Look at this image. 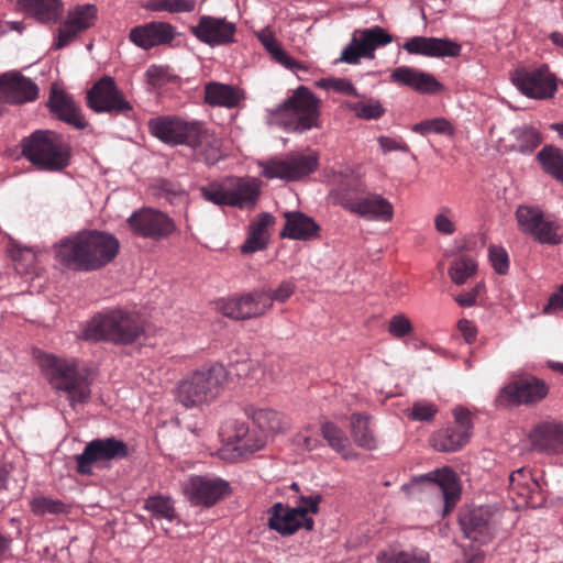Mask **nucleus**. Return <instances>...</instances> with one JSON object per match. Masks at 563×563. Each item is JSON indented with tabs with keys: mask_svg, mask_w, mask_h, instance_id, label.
<instances>
[{
	"mask_svg": "<svg viewBox=\"0 0 563 563\" xmlns=\"http://www.w3.org/2000/svg\"><path fill=\"white\" fill-rule=\"evenodd\" d=\"M530 442L534 451L547 454L563 453V423L541 422L530 432Z\"/></svg>",
	"mask_w": 563,
	"mask_h": 563,
	"instance_id": "obj_30",
	"label": "nucleus"
},
{
	"mask_svg": "<svg viewBox=\"0 0 563 563\" xmlns=\"http://www.w3.org/2000/svg\"><path fill=\"white\" fill-rule=\"evenodd\" d=\"M229 206L246 208L254 206L260 196V186L254 178H225Z\"/></svg>",
	"mask_w": 563,
	"mask_h": 563,
	"instance_id": "obj_31",
	"label": "nucleus"
},
{
	"mask_svg": "<svg viewBox=\"0 0 563 563\" xmlns=\"http://www.w3.org/2000/svg\"><path fill=\"white\" fill-rule=\"evenodd\" d=\"M438 413V407L427 401H417L412 405L409 417L416 421H431Z\"/></svg>",
	"mask_w": 563,
	"mask_h": 563,
	"instance_id": "obj_54",
	"label": "nucleus"
},
{
	"mask_svg": "<svg viewBox=\"0 0 563 563\" xmlns=\"http://www.w3.org/2000/svg\"><path fill=\"white\" fill-rule=\"evenodd\" d=\"M439 487L444 499V511L450 512L460 499L461 488L457 476L449 467L430 472L421 477Z\"/></svg>",
	"mask_w": 563,
	"mask_h": 563,
	"instance_id": "obj_32",
	"label": "nucleus"
},
{
	"mask_svg": "<svg viewBox=\"0 0 563 563\" xmlns=\"http://www.w3.org/2000/svg\"><path fill=\"white\" fill-rule=\"evenodd\" d=\"M457 328L467 343H472L476 340L477 330L473 322L465 319L460 320Z\"/></svg>",
	"mask_w": 563,
	"mask_h": 563,
	"instance_id": "obj_62",
	"label": "nucleus"
},
{
	"mask_svg": "<svg viewBox=\"0 0 563 563\" xmlns=\"http://www.w3.org/2000/svg\"><path fill=\"white\" fill-rule=\"evenodd\" d=\"M459 522L465 538L485 544L493 539L498 518L490 507L481 506L461 512Z\"/></svg>",
	"mask_w": 563,
	"mask_h": 563,
	"instance_id": "obj_17",
	"label": "nucleus"
},
{
	"mask_svg": "<svg viewBox=\"0 0 563 563\" xmlns=\"http://www.w3.org/2000/svg\"><path fill=\"white\" fill-rule=\"evenodd\" d=\"M38 96V87L20 73H5L0 76V102L26 103Z\"/></svg>",
	"mask_w": 563,
	"mask_h": 563,
	"instance_id": "obj_25",
	"label": "nucleus"
},
{
	"mask_svg": "<svg viewBox=\"0 0 563 563\" xmlns=\"http://www.w3.org/2000/svg\"><path fill=\"white\" fill-rule=\"evenodd\" d=\"M329 183L331 186L329 201L351 213L367 190L365 183L349 167L331 170Z\"/></svg>",
	"mask_w": 563,
	"mask_h": 563,
	"instance_id": "obj_10",
	"label": "nucleus"
},
{
	"mask_svg": "<svg viewBox=\"0 0 563 563\" xmlns=\"http://www.w3.org/2000/svg\"><path fill=\"white\" fill-rule=\"evenodd\" d=\"M321 434L328 444L345 460L356 457L351 449L350 440L345 432L333 422H324L321 426Z\"/></svg>",
	"mask_w": 563,
	"mask_h": 563,
	"instance_id": "obj_40",
	"label": "nucleus"
},
{
	"mask_svg": "<svg viewBox=\"0 0 563 563\" xmlns=\"http://www.w3.org/2000/svg\"><path fill=\"white\" fill-rule=\"evenodd\" d=\"M144 333L142 318L124 309H109L95 316L85 327L82 339L113 344L134 343Z\"/></svg>",
	"mask_w": 563,
	"mask_h": 563,
	"instance_id": "obj_3",
	"label": "nucleus"
},
{
	"mask_svg": "<svg viewBox=\"0 0 563 563\" xmlns=\"http://www.w3.org/2000/svg\"><path fill=\"white\" fill-rule=\"evenodd\" d=\"M284 218L286 221L280 238L306 241L318 236L320 227L307 214L300 211H287Z\"/></svg>",
	"mask_w": 563,
	"mask_h": 563,
	"instance_id": "obj_33",
	"label": "nucleus"
},
{
	"mask_svg": "<svg viewBox=\"0 0 563 563\" xmlns=\"http://www.w3.org/2000/svg\"><path fill=\"white\" fill-rule=\"evenodd\" d=\"M201 197L217 206H229V197L225 179L222 181H211L199 188Z\"/></svg>",
	"mask_w": 563,
	"mask_h": 563,
	"instance_id": "obj_46",
	"label": "nucleus"
},
{
	"mask_svg": "<svg viewBox=\"0 0 563 563\" xmlns=\"http://www.w3.org/2000/svg\"><path fill=\"white\" fill-rule=\"evenodd\" d=\"M189 30L197 40L211 47L233 43L236 33L233 22L212 15L200 16L198 23L190 26Z\"/></svg>",
	"mask_w": 563,
	"mask_h": 563,
	"instance_id": "obj_19",
	"label": "nucleus"
},
{
	"mask_svg": "<svg viewBox=\"0 0 563 563\" xmlns=\"http://www.w3.org/2000/svg\"><path fill=\"white\" fill-rule=\"evenodd\" d=\"M145 509L153 512L157 518H164L173 521L176 518V511L172 498L164 496H153L145 500Z\"/></svg>",
	"mask_w": 563,
	"mask_h": 563,
	"instance_id": "obj_45",
	"label": "nucleus"
},
{
	"mask_svg": "<svg viewBox=\"0 0 563 563\" xmlns=\"http://www.w3.org/2000/svg\"><path fill=\"white\" fill-rule=\"evenodd\" d=\"M18 7L41 23L56 22L63 10L60 0H18Z\"/></svg>",
	"mask_w": 563,
	"mask_h": 563,
	"instance_id": "obj_36",
	"label": "nucleus"
},
{
	"mask_svg": "<svg viewBox=\"0 0 563 563\" xmlns=\"http://www.w3.org/2000/svg\"><path fill=\"white\" fill-rule=\"evenodd\" d=\"M511 147L522 154L532 153L542 142L541 133L533 126H521L512 130Z\"/></svg>",
	"mask_w": 563,
	"mask_h": 563,
	"instance_id": "obj_42",
	"label": "nucleus"
},
{
	"mask_svg": "<svg viewBox=\"0 0 563 563\" xmlns=\"http://www.w3.org/2000/svg\"><path fill=\"white\" fill-rule=\"evenodd\" d=\"M302 510L290 508L282 503H276L269 509L268 527L282 536H291L300 528L312 530V518H303Z\"/></svg>",
	"mask_w": 563,
	"mask_h": 563,
	"instance_id": "obj_26",
	"label": "nucleus"
},
{
	"mask_svg": "<svg viewBox=\"0 0 563 563\" xmlns=\"http://www.w3.org/2000/svg\"><path fill=\"white\" fill-rule=\"evenodd\" d=\"M22 154L41 170L60 172L70 164L71 147L62 134L36 130L22 141Z\"/></svg>",
	"mask_w": 563,
	"mask_h": 563,
	"instance_id": "obj_5",
	"label": "nucleus"
},
{
	"mask_svg": "<svg viewBox=\"0 0 563 563\" xmlns=\"http://www.w3.org/2000/svg\"><path fill=\"white\" fill-rule=\"evenodd\" d=\"M412 131L421 135L430 133L451 134L453 132L451 123L444 118H434L421 121L412 126Z\"/></svg>",
	"mask_w": 563,
	"mask_h": 563,
	"instance_id": "obj_50",
	"label": "nucleus"
},
{
	"mask_svg": "<svg viewBox=\"0 0 563 563\" xmlns=\"http://www.w3.org/2000/svg\"><path fill=\"white\" fill-rule=\"evenodd\" d=\"M295 284L291 282H283L278 288L274 291H266V295L271 298V308L273 307V301L284 302L286 301L295 291Z\"/></svg>",
	"mask_w": 563,
	"mask_h": 563,
	"instance_id": "obj_59",
	"label": "nucleus"
},
{
	"mask_svg": "<svg viewBox=\"0 0 563 563\" xmlns=\"http://www.w3.org/2000/svg\"><path fill=\"white\" fill-rule=\"evenodd\" d=\"M227 378L220 364L205 365L186 374L176 385L175 398L186 408H200L221 393Z\"/></svg>",
	"mask_w": 563,
	"mask_h": 563,
	"instance_id": "obj_4",
	"label": "nucleus"
},
{
	"mask_svg": "<svg viewBox=\"0 0 563 563\" xmlns=\"http://www.w3.org/2000/svg\"><path fill=\"white\" fill-rule=\"evenodd\" d=\"M321 495L300 496L296 509L302 510V517L309 518L308 514H317L319 511V504L321 501Z\"/></svg>",
	"mask_w": 563,
	"mask_h": 563,
	"instance_id": "obj_57",
	"label": "nucleus"
},
{
	"mask_svg": "<svg viewBox=\"0 0 563 563\" xmlns=\"http://www.w3.org/2000/svg\"><path fill=\"white\" fill-rule=\"evenodd\" d=\"M510 487L521 496H526L529 493L538 488V483L531 478L530 472L526 468H519L514 471L509 475Z\"/></svg>",
	"mask_w": 563,
	"mask_h": 563,
	"instance_id": "obj_49",
	"label": "nucleus"
},
{
	"mask_svg": "<svg viewBox=\"0 0 563 563\" xmlns=\"http://www.w3.org/2000/svg\"><path fill=\"white\" fill-rule=\"evenodd\" d=\"M377 563H429L426 553H410L393 549L382 551L376 556Z\"/></svg>",
	"mask_w": 563,
	"mask_h": 563,
	"instance_id": "obj_44",
	"label": "nucleus"
},
{
	"mask_svg": "<svg viewBox=\"0 0 563 563\" xmlns=\"http://www.w3.org/2000/svg\"><path fill=\"white\" fill-rule=\"evenodd\" d=\"M511 80L522 95L533 99L552 98L558 90L556 78L545 64L533 69L517 68Z\"/></svg>",
	"mask_w": 563,
	"mask_h": 563,
	"instance_id": "obj_13",
	"label": "nucleus"
},
{
	"mask_svg": "<svg viewBox=\"0 0 563 563\" xmlns=\"http://www.w3.org/2000/svg\"><path fill=\"white\" fill-rule=\"evenodd\" d=\"M273 58L277 63L283 65L284 67H286L287 69H291V70L302 69V70H306V67L301 63H299L298 60H296L292 57H290L282 47L279 49H276V52H274Z\"/></svg>",
	"mask_w": 563,
	"mask_h": 563,
	"instance_id": "obj_61",
	"label": "nucleus"
},
{
	"mask_svg": "<svg viewBox=\"0 0 563 563\" xmlns=\"http://www.w3.org/2000/svg\"><path fill=\"white\" fill-rule=\"evenodd\" d=\"M549 390V385L543 379L533 375H523L505 385L496 402L503 407L533 406L542 401Z\"/></svg>",
	"mask_w": 563,
	"mask_h": 563,
	"instance_id": "obj_7",
	"label": "nucleus"
},
{
	"mask_svg": "<svg viewBox=\"0 0 563 563\" xmlns=\"http://www.w3.org/2000/svg\"><path fill=\"white\" fill-rule=\"evenodd\" d=\"M87 106L97 113L123 114L129 117L132 104L124 98L114 79L109 76L100 78L87 92Z\"/></svg>",
	"mask_w": 563,
	"mask_h": 563,
	"instance_id": "obj_9",
	"label": "nucleus"
},
{
	"mask_svg": "<svg viewBox=\"0 0 563 563\" xmlns=\"http://www.w3.org/2000/svg\"><path fill=\"white\" fill-rule=\"evenodd\" d=\"M30 508L35 516L58 515L66 511V506L58 499L38 496L30 501Z\"/></svg>",
	"mask_w": 563,
	"mask_h": 563,
	"instance_id": "obj_48",
	"label": "nucleus"
},
{
	"mask_svg": "<svg viewBox=\"0 0 563 563\" xmlns=\"http://www.w3.org/2000/svg\"><path fill=\"white\" fill-rule=\"evenodd\" d=\"M261 43L264 45L266 51L273 56L276 49L280 48V45L277 43L276 38L272 33H262L260 36Z\"/></svg>",
	"mask_w": 563,
	"mask_h": 563,
	"instance_id": "obj_64",
	"label": "nucleus"
},
{
	"mask_svg": "<svg viewBox=\"0 0 563 563\" xmlns=\"http://www.w3.org/2000/svg\"><path fill=\"white\" fill-rule=\"evenodd\" d=\"M197 121H186L176 115H159L147 122L150 133L168 145H187Z\"/></svg>",
	"mask_w": 563,
	"mask_h": 563,
	"instance_id": "obj_20",
	"label": "nucleus"
},
{
	"mask_svg": "<svg viewBox=\"0 0 563 563\" xmlns=\"http://www.w3.org/2000/svg\"><path fill=\"white\" fill-rule=\"evenodd\" d=\"M46 106L55 118L77 130H84L88 125L74 97L56 84L51 87Z\"/></svg>",
	"mask_w": 563,
	"mask_h": 563,
	"instance_id": "obj_23",
	"label": "nucleus"
},
{
	"mask_svg": "<svg viewBox=\"0 0 563 563\" xmlns=\"http://www.w3.org/2000/svg\"><path fill=\"white\" fill-rule=\"evenodd\" d=\"M350 109L355 112L356 117L365 120L379 119L385 112L382 103L374 99L354 102Z\"/></svg>",
	"mask_w": 563,
	"mask_h": 563,
	"instance_id": "obj_51",
	"label": "nucleus"
},
{
	"mask_svg": "<svg viewBox=\"0 0 563 563\" xmlns=\"http://www.w3.org/2000/svg\"><path fill=\"white\" fill-rule=\"evenodd\" d=\"M222 434L227 437L229 442L234 443L236 449L246 452H255L265 444L264 438H254L250 433L246 423L236 420L227 422L222 428Z\"/></svg>",
	"mask_w": 563,
	"mask_h": 563,
	"instance_id": "obj_37",
	"label": "nucleus"
},
{
	"mask_svg": "<svg viewBox=\"0 0 563 563\" xmlns=\"http://www.w3.org/2000/svg\"><path fill=\"white\" fill-rule=\"evenodd\" d=\"M352 213L365 219H375L382 221H390L394 216L393 205L378 194H366L357 202Z\"/></svg>",
	"mask_w": 563,
	"mask_h": 563,
	"instance_id": "obj_34",
	"label": "nucleus"
},
{
	"mask_svg": "<svg viewBox=\"0 0 563 563\" xmlns=\"http://www.w3.org/2000/svg\"><path fill=\"white\" fill-rule=\"evenodd\" d=\"M516 219L520 231L531 235L539 243L556 245L562 242L559 225L545 218L540 208L519 206L516 210Z\"/></svg>",
	"mask_w": 563,
	"mask_h": 563,
	"instance_id": "obj_15",
	"label": "nucleus"
},
{
	"mask_svg": "<svg viewBox=\"0 0 563 563\" xmlns=\"http://www.w3.org/2000/svg\"><path fill=\"white\" fill-rule=\"evenodd\" d=\"M488 255L495 272L505 275L509 268V257L506 250L501 246L490 245Z\"/></svg>",
	"mask_w": 563,
	"mask_h": 563,
	"instance_id": "obj_53",
	"label": "nucleus"
},
{
	"mask_svg": "<svg viewBox=\"0 0 563 563\" xmlns=\"http://www.w3.org/2000/svg\"><path fill=\"white\" fill-rule=\"evenodd\" d=\"M319 165L316 153H290L283 158H272L263 164L262 175L268 179L279 178L287 181L299 180L312 174Z\"/></svg>",
	"mask_w": 563,
	"mask_h": 563,
	"instance_id": "obj_8",
	"label": "nucleus"
},
{
	"mask_svg": "<svg viewBox=\"0 0 563 563\" xmlns=\"http://www.w3.org/2000/svg\"><path fill=\"white\" fill-rule=\"evenodd\" d=\"M177 35V29L163 21H151L130 30L129 40L143 49L170 45Z\"/></svg>",
	"mask_w": 563,
	"mask_h": 563,
	"instance_id": "obj_22",
	"label": "nucleus"
},
{
	"mask_svg": "<svg viewBox=\"0 0 563 563\" xmlns=\"http://www.w3.org/2000/svg\"><path fill=\"white\" fill-rule=\"evenodd\" d=\"M391 42L393 36L378 25L357 29L353 32L351 43L343 49L341 60L347 64H357L361 57L373 59L377 48Z\"/></svg>",
	"mask_w": 563,
	"mask_h": 563,
	"instance_id": "obj_14",
	"label": "nucleus"
},
{
	"mask_svg": "<svg viewBox=\"0 0 563 563\" xmlns=\"http://www.w3.org/2000/svg\"><path fill=\"white\" fill-rule=\"evenodd\" d=\"M128 455L129 448L122 440L113 437L95 439L86 444L81 454L75 456L76 470L80 475H91L93 464L125 459Z\"/></svg>",
	"mask_w": 563,
	"mask_h": 563,
	"instance_id": "obj_12",
	"label": "nucleus"
},
{
	"mask_svg": "<svg viewBox=\"0 0 563 563\" xmlns=\"http://www.w3.org/2000/svg\"><path fill=\"white\" fill-rule=\"evenodd\" d=\"M229 490V484L220 478L192 476L185 487L187 498L194 505L211 507L221 500Z\"/></svg>",
	"mask_w": 563,
	"mask_h": 563,
	"instance_id": "obj_24",
	"label": "nucleus"
},
{
	"mask_svg": "<svg viewBox=\"0 0 563 563\" xmlns=\"http://www.w3.org/2000/svg\"><path fill=\"white\" fill-rule=\"evenodd\" d=\"M218 309L223 316L235 320L257 318L271 309V298L266 291L256 290L222 299L218 302Z\"/></svg>",
	"mask_w": 563,
	"mask_h": 563,
	"instance_id": "obj_18",
	"label": "nucleus"
},
{
	"mask_svg": "<svg viewBox=\"0 0 563 563\" xmlns=\"http://www.w3.org/2000/svg\"><path fill=\"white\" fill-rule=\"evenodd\" d=\"M402 48L409 54L428 57H457L462 47L449 38L413 36L407 40Z\"/></svg>",
	"mask_w": 563,
	"mask_h": 563,
	"instance_id": "obj_28",
	"label": "nucleus"
},
{
	"mask_svg": "<svg viewBox=\"0 0 563 563\" xmlns=\"http://www.w3.org/2000/svg\"><path fill=\"white\" fill-rule=\"evenodd\" d=\"M377 141L384 153H388L391 151H399L404 153L409 152V146L402 141H398L396 139L388 136H379Z\"/></svg>",
	"mask_w": 563,
	"mask_h": 563,
	"instance_id": "obj_60",
	"label": "nucleus"
},
{
	"mask_svg": "<svg viewBox=\"0 0 563 563\" xmlns=\"http://www.w3.org/2000/svg\"><path fill=\"white\" fill-rule=\"evenodd\" d=\"M187 146L192 148L198 161L211 166L223 158L222 140L205 123L197 121L189 135Z\"/></svg>",
	"mask_w": 563,
	"mask_h": 563,
	"instance_id": "obj_21",
	"label": "nucleus"
},
{
	"mask_svg": "<svg viewBox=\"0 0 563 563\" xmlns=\"http://www.w3.org/2000/svg\"><path fill=\"white\" fill-rule=\"evenodd\" d=\"M559 308H563V285L559 288V291L550 296L549 302L544 307V312L549 313L551 310Z\"/></svg>",
	"mask_w": 563,
	"mask_h": 563,
	"instance_id": "obj_63",
	"label": "nucleus"
},
{
	"mask_svg": "<svg viewBox=\"0 0 563 563\" xmlns=\"http://www.w3.org/2000/svg\"><path fill=\"white\" fill-rule=\"evenodd\" d=\"M40 365L52 388L64 393L73 409L89 401L91 382L87 371L77 361L45 354Z\"/></svg>",
	"mask_w": 563,
	"mask_h": 563,
	"instance_id": "obj_2",
	"label": "nucleus"
},
{
	"mask_svg": "<svg viewBox=\"0 0 563 563\" xmlns=\"http://www.w3.org/2000/svg\"><path fill=\"white\" fill-rule=\"evenodd\" d=\"M130 230L137 236L161 241L176 231L174 220L165 212L154 208L134 211L126 220Z\"/></svg>",
	"mask_w": 563,
	"mask_h": 563,
	"instance_id": "obj_11",
	"label": "nucleus"
},
{
	"mask_svg": "<svg viewBox=\"0 0 563 563\" xmlns=\"http://www.w3.org/2000/svg\"><path fill=\"white\" fill-rule=\"evenodd\" d=\"M476 272V263L465 256L454 260L450 266L449 275L453 283L462 285Z\"/></svg>",
	"mask_w": 563,
	"mask_h": 563,
	"instance_id": "obj_47",
	"label": "nucleus"
},
{
	"mask_svg": "<svg viewBox=\"0 0 563 563\" xmlns=\"http://www.w3.org/2000/svg\"><path fill=\"white\" fill-rule=\"evenodd\" d=\"M390 78L391 81L407 86L419 93L438 95L444 90V86L432 74L409 66L395 68Z\"/></svg>",
	"mask_w": 563,
	"mask_h": 563,
	"instance_id": "obj_29",
	"label": "nucleus"
},
{
	"mask_svg": "<svg viewBox=\"0 0 563 563\" xmlns=\"http://www.w3.org/2000/svg\"><path fill=\"white\" fill-rule=\"evenodd\" d=\"M350 424L351 437L357 446L368 451L376 449L377 441L371 416L358 412L352 413Z\"/></svg>",
	"mask_w": 563,
	"mask_h": 563,
	"instance_id": "obj_39",
	"label": "nucleus"
},
{
	"mask_svg": "<svg viewBox=\"0 0 563 563\" xmlns=\"http://www.w3.org/2000/svg\"><path fill=\"white\" fill-rule=\"evenodd\" d=\"M119 249L120 243L114 235L98 230H86L63 239L56 247V256L71 269L91 272L112 262Z\"/></svg>",
	"mask_w": 563,
	"mask_h": 563,
	"instance_id": "obj_1",
	"label": "nucleus"
},
{
	"mask_svg": "<svg viewBox=\"0 0 563 563\" xmlns=\"http://www.w3.org/2000/svg\"><path fill=\"white\" fill-rule=\"evenodd\" d=\"M455 424L440 429L430 439L432 448L440 452H455L462 449L470 440L473 424L471 412L464 408H455Z\"/></svg>",
	"mask_w": 563,
	"mask_h": 563,
	"instance_id": "obj_16",
	"label": "nucleus"
},
{
	"mask_svg": "<svg viewBox=\"0 0 563 563\" xmlns=\"http://www.w3.org/2000/svg\"><path fill=\"white\" fill-rule=\"evenodd\" d=\"M158 190L159 196L166 198L170 202L185 194V190L179 184L166 179L159 181Z\"/></svg>",
	"mask_w": 563,
	"mask_h": 563,
	"instance_id": "obj_58",
	"label": "nucleus"
},
{
	"mask_svg": "<svg viewBox=\"0 0 563 563\" xmlns=\"http://www.w3.org/2000/svg\"><path fill=\"white\" fill-rule=\"evenodd\" d=\"M241 93L233 86L211 81L205 86V102L212 107L234 108L240 103Z\"/></svg>",
	"mask_w": 563,
	"mask_h": 563,
	"instance_id": "obj_38",
	"label": "nucleus"
},
{
	"mask_svg": "<svg viewBox=\"0 0 563 563\" xmlns=\"http://www.w3.org/2000/svg\"><path fill=\"white\" fill-rule=\"evenodd\" d=\"M450 213L451 210L449 208H442L434 218L435 230L441 234L451 235L456 230L453 220L449 217Z\"/></svg>",
	"mask_w": 563,
	"mask_h": 563,
	"instance_id": "obj_56",
	"label": "nucleus"
},
{
	"mask_svg": "<svg viewBox=\"0 0 563 563\" xmlns=\"http://www.w3.org/2000/svg\"><path fill=\"white\" fill-rule=\"evenodd\" d=\"M321 86L332 89L336 92L346 95V96H358L356 88L347 79H343V78L323 79L321 81Z\"/></svg>",
	"mask_w": 563,
	"mask_h": 563,
	"instance_id": "obj_55",
	"label": "nucleus"
},
{
	"mask_svg": "<svg viewBox=\"0 0 563 563\" xmlns=\"http://www.w3.org/2000/svg\"><path fill=\"white\" fill-rule=\"evenodd\" d=\"M543 170L553 178L563 181V150L545 145L537 155Z\"/></svg>",
	"mask_w": 563,
	"mask_h": 563,
	"instance_id": "obj_41",
	"label": "nucleus"
},
{
	"mask_svg": "<svg viewBox=\"0 0 563 563\" xmlns=\"http://www.w3.org/2000/svg\"><path fill=\"white\" fill-rule=\"evenodd\" d=\"M275 222V218L267 212L260 213L249 227V235L241 246L243 254H253L266 249L268 244L267 229Z\"/></svg>",
	"mask_w": 563,
	"mask_h": 563,
	"instance_id": "obj_35",
	"label": "nucleus"
},
{
	"mask_svg": "<svg viewBox=\"0 0 563 563\" xmlns=\"http://www.w3.org/2000/svg\"><path fill=\"white\" fill-rule=\"evenodd\" d=\"M320 102L306 87H298L275 111V120L287 131L302 133L319 126Z\"/></svg>",
	"mask_w": 563,
	"mask_h": 563,
	"instance_id": "obj_6",
	"label": "nucleus"
},
{
	"mask_svg": "<svg viewBox=\"0 0 563 563\" xmlns=\"http://www.w3.org/2000/svg\"><path fill=\"white\" fill-rule=\"evenodd\" d=\"M388 332L394 338L401 339L413 333V325L405 314H395L388 322Z\"/></svg>",
	"mask_w": 563,
	"mask_h": 563,
	"instance_id": "obj_52",
	"label": "nucleus"
},
{
	"mask_svg": "<svg viewBox=\"0 0 563 563\" xmlns=\"http://www.w3.org/2000/svg\"><path fill=\"white\" fill-rule=\"evenodd\" d=\"M253 421L265 433V437L284 429L283 417L273 409L256 410L253 415Z\"/></svg>",
	"mask_w": 563,
	"mask_h": 563,
	"instance_id": "obj_43",
	"label": "nucleus"
},
{
	"mask_svg": "<svg viewBox=\"0 0 563 563\" xmlns=\"http://www.w3.org/2000/svg\"><path fill=\"white\" fill-rule=\"evenodd\" d=\"M97 20V8L93 4L75 7L68 12L65 22L58 29L56 48H62L70 43L77 34L91 27Z\"/></svg>",
	"mask_w": 563,
	"mask_h": 563,
	"instance_id": "obj_27",
	"label": "nucleus"
}]
</instances>
